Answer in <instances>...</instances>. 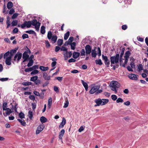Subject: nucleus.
<instances>
[{"label":"nucleus","instance_id":"nucleus-1","mask_svg":"<svg viewBox=\"0 0 148 148\" xmlns=\"http://www.w3.org/2000/svg\"><path fill=\"white\" fill-rule=\"evenodd\" d=\"M109 86L111 89L114 91L115 93H116L117 92V89L120 87V84L117 81H112L110 82Z\"/></svg>","mask_w":148,"mask_h":148},{"label":"nucleus","instance_id":"nucleus-2","mask_svg":"<svg viewBox=\"0 0 148 148\" xmlns=\"http://www.w3.org/2000/svg\"><path fill=\"white\" fill-rule=\"evenodd\" d=\"M109 101L108 99H102L100 98L96 99L95 100V102L96 103V104L95 105V106H99L100 105H103L106 104Z\"/></svg>","mask_w":148,"mask_h":148},{"label":"nucleus","instance_id":"nucleus-3","mask_svg":"<svg viewBox=\"0 0 148 148\" xmlns=\"http://www.w3.org/2000/svg\"><path fill=\"white\" fill-rule=\"evenodd\" d=\"M99 88L100 86L99 85L95 86L91 88L89 91V92L91 94H93L95 92V95H98L102 92V90H99Z\"/></svg>","mask_w":148,"mask_h":148},{"label":"nucleus","instance_id":"nucleus-4","mask_svg":"<svg viewBox=\"0 0 148 148\" xmlns=\"http://www.w3.org/2000/svg\"><path fill=\"white\" fill-rule=\"evenodd\" d=\"M119 53H118L116 55V56H113L110 57L111 66H113L112 65V64H114V63L117 64L119 63Z\"/></svg>","mask_w":148,"mask_h":148},{"label":"nucleus","instance_id":"nucleus-5","mask_svg":"<svg viewBox=\"0 0 148 148\" xmlns=\"http://www.w3.org/2000/svg\"><path fill=\"white\" fill-rule=\"evenodd\" d=\"M32 25L35 26V29L37 31H38L39 29L40 23L37 22L36 19H34L32 21Z\"/></svg>","mask_w":148,"mask_h":148},{"label":"nucleus","instance_id":"nucleus-6","mask_svg":"<svg viewBox=\"0 0 148 148\" xmlns=\"http://www.w3.org/2000/svg\"><path fill=\"white\" fill-rule=\"evenodd\" d=\"M22 56V54L21 53L18 52L14 57V60L15 61H17V62H18L21 58Z\"/></svg>","mask_w":148,"mask_h":148},{"label":"nucleus","instance_id":"nucleus-7","mask_svg":"<svg viewBox=\"0 0 148 148\" xmlns=\"http://www.w3.org/2000/svg\"><path fill=\"white\" fill-rule=\"evenodd\" d=\"M92 48L91 46L89 45H87L85 47L86 53V55L90 54Z\"/></svg>","mask_w":148,"mask_h":148},{"label":"nucleus","instance_id":"nucleus-8","mask_svg":"<svg viewBox=\"0 0 148 148\" xmlns=\"http://www.w3.org/2000/svg\"><path fill=\"white\" fill-rule=\"evenodd\" d=\"M45 127L42 124L39 125L37 127V129L36 131V134H38L41 132L44 129Z\"/></svg>","mask_w":148,"mask_h":148},{"label":"nucleus","instance_id":"nucleus-9","mask_svg":"<svg viewBox=\"0 0 148 148\" xmlns=\"http://www.w3.org/2000/svg\"><path fill=\"white\" fill-rule=\"evenodd\" d=\"M102 56L103 60L104 61L105 64L107 65V67H109L110 64V61L108 60L107 57L106 56H105L103 54L102 55Z\"/></svg>","mask_w":148,"mask_h":148},{"label":"nucleus","instance_id":"nucleus-10","mask_svg":"<svg viewBox=\"0 0 148 148\" xmlns=\"http://www.w3.org/2000/svg\"><path fill=\"white\" fill-rule=\"evenodd\" d=\"M6 111L5 113H3V115L5 116H6L8 115H9L10 114L13 112V111H12V110L9 108H7L5 110Z\"/></svg>","mask_w":148,"mask_h":148},{"label":"nucleus","instance_id":"nucleus-11","mask_svg":"<svg viewBox=\"0 0 148 148\" xmlns=\"http://www.w3.org/2000/svg\"><path fill=\"white\" fill-rule=\"evenodd\" d=\"M128 77L130 79L132 80H136L138 79L137 75L134 74H130L128 75Z\"/></svg>","mask_w":148,"mask_h":148},{"label":"nucleus","instance_id":"nucleus-12","mask_svg":"<svg viewBox=\"0 0 148 148\" xmlns=\"http://www.w3.org/2000/svg\"><path fill=\"white\" fill-rule=\"evenodd\" d=\"M11 58L12 57H11V56H9L6 58L5 61V62L7 65H10L11 64Z\"/></svg>","mask_w":148,"mask_h":148},{"label":"nucleus","instance_id":"nucleus-13","mask_svg":"<svg viewBox=\"0 0 148 148\" xmlns=\"http://www.w3.org/2000/svg\"><path fill=\"white\" fill-rule=\"evenodd\" d=\"M43 76L44 78L46 80H49L50 79L51 76L49 75H48L46 73H43Z\"/></svg>","mask_w":148,"mask_h":148},{"label":"nucleus","instance_id":"nucleus-14","mask_svg":"<svg viewBox=\"0 0 148 148\" xmlns=\"http://www.w3.org/2000/svg\"><path fill=\"white\" fill-rule=\"evenodd\" d=\"M66 120L64 118H63L62 120V121L60 125L59 126L60 128H63L66 124Z\"/></svg>","mask_w":148,"mask_h":148},{"label":"nucleus","instance_id":"nucleus-15","mask_svg":"<svg viewBox=\"0 0 148 148\" xmlns=\"http://www.w3.org/2000/svg\"><path fill=\"white\" fill-rule=\"evenodd\" d=\"M65 133V130L64 129H62L60 132L59 135V138L60 140H62V136Z\"/></svg>","mask_w":148,"mask_h":148},{"label":"nucleus","instance_id":"nucleus-16","mask_svg":"<svg viewBox=\"0 0 148 148\" xmlns=\"http://www.w3.org/2000/svg\"><path fill=\"white\" fill-rule=\"evenodd\" d=\"M80 55V53L78 52H74L73 53V57L74 59H77Z\"/></svg>","mask_w":148,"mask_h":148},{"label":"nucleus","instance_id":"nucleus-17","mask_svg":"<svg viewBox=\"0 0 148 148\" xmlns=\"http://www.w3.org/2000/svg\"><path fill=\"white\" fill-rule=\"evenodd\" d=\"M57 36L56 35H53L50 39L52 42H53V43H55L57 41Z\"/></svg>","mask_w":148,"mask_h":148},{"label":"nucleus","instance_id":"nucleus-18","mask_svg":"<svg viewBox=\"0 0 148 148\" xmlns=\"http://www.w3.org/2000/svg\"><path fill=\"white\" fill-rule=\"evenodd\" d=\"M17 50V49H16L11 50L10 52V55L9 56H11L12 58L14 54L16 53Z\"/></svg>","mask_w":148,"mask_h":148},{"label":"nucleus","instance_id":"nucleus-19","mask_svg":"<svg viewBox=\"0 0 148 148\" xmlns=\"http://www.w3.org/2000/svg\"><path fill=\"white\" fill-rule=\"evenodd\" d=\"M82 83L85 88V90L87 91L88 89V87L87 84L83 80H81Z\"/></svg>","mask_w":148,"mask_h":148},{"label":"nucleus","instance_id":"nucleus-20","mask_svg":"<svg viewBox=\"0 0 148 148\" xmlns=\"http://www.w3.org/2000/svg\"><path fill=\"white\" fill-rule=\"evenodd\" d=\"M40 121L42 123L47 122V119L44 116H42L40 117Z\"/></svg>","mask_w":148,"mask_h":148},{"label":"nucleus","instance_id":"nucleus-21","mask_svg":"<svg viewBox=\"0 0 148 148\" xmlns=\"http://www.w3.org/2000/svg\"><path fill=\"white\" fill-rule=\"evenodd\" d=\"M25 23L26 27L27 28L30 27L32 25V22L30 21H25Z\"/></svg>","mask_w":148,"mask_h":148},{"label":"nucleus","instance_id":"nucleus-22","mask_svg":"<svg viewBox=\"0 0 148 148\" xmlns=\"http://www.w3.org/2000/svg\"><path fill=\"white\" fill-rule=\"evenodd\" d=\"M40 70L43 71H46L48 70L49 68L48 67H45L43 66H40L39 67Z\"/></svg>","mask_w":148,"mask_h":148},{"label":"nucleus","instance_id":"nucleus-23","mask_svg":"<svg viewBox=\"0 0 148 148\" xmlns=\"http://www.w3.org/2000/svg\"><path fill=\"white\" fill-rule=\"evenodd\" d=\"M13 4L12 3L11 1H9L8 2L7 7L8 9H11L12 7H13Z\"/></svg>","mask_w":148,"mask_h":148},{"label":"nucleus","instance_id":"nucleus-24","mask_svg":"<svg viewBox=\"0 0 148 148\" xmlns=\"http://www.w3.org/2000/svg\"><path fill=\"white\" fill-rule=\"evenodd\" d=\"M8 103L6 102H4L3 103V111L5 110L6 108H7V107L8 106Z\"/></svg>","mask_w":148,"mask_h":148},{"label":"nucleus","instance_id":"nucleus-25","mask_svg":"<svg viewBox=\"0 0 148 148\" xmlns=\"http://www.w3.org/2000/svg\"><path fill=\"white\" fill-rule=\"evenodd\" d=\"M91 55L92 57L95 58L97 55V53H96V51L95 49L92 50V51Z\"/></svg>","mask_w":148,"mask_h":148},{"label":"nucleus","instance_id":"nucleus-26","mask_svg":"<svg viewBox=\"0 0 148 148\" xmlns=\"http://www.w3.org/2000/svg\"><path fill=\"white\" fill-rule=\"evenodd\" d=\"M23 58H26L28 59L29 58V55L27 53V51H25L23 55Z\"/></svg>","mask_w":148,"mask_h":148},{"label":"nucleus","instance_id":"nucleus-27","mask_svg":"<svg viewBox=\"0 0 148 148\" xmlns=\"http://www.w3.org/2000/svg\"><path fill=\"white\" fill-rule=\"evenodd\" d=\"M33 63L34 60L32 59H30L27 66L28 67H30L33 65Z\"/></svg>","mask_w":148,"mask_h":148},{"label":"nucleus","instance_id":"nucleus-28","mask_svg":"<svg viewBox=\"0 0 148 148\" xmlns=\"http://www.w3.org/2000/svg\"><path fill=\"white\" fill-rule=\"evenodd\" d=\"M45 26H42L41 27L40 29V32L42 34H45Z\"/></svg>","mask_w":148,"mask_h":148},{"label":"nucleus","instance_id":"nucleus-29","mask_svg":"<svg viewBox=\"0 0 148 148\" xmlns=\"http://www.w3.org/2000/svg\"><path fill=\"white\" fill-rule=\"evenodd\" d=\"M28 116L29 118L32 120L33 117L32 112L31 110H29L28 112Z\"/></svg>","mask_w":148,"mask_h":148},{"label":"nucleus","instance_id":"nucleus-30","mask_svg":"<svg viewBox=\"0 0 148 148\" xmlns=\"http://www.w3.org/2000/svg\"><path fill=\"white\" fill-rule=\"evenodd\" d=\"M64 60H66L69 57L68 56V52L67 51L64 52Z\"/></svg>","mask_w":148,"mask_h":148},{"label":"nucleus","instance_id":"nucleus-31","mask_svg":"<svg viewBox=\"0 0 148 148\" xmlns=\"http://www.w3.org/2000/svg\"><path fill=\"white\" fill-rule=\"evenodd\" d=\"M70 35V32L69 31L67 32L64 34V40H66L68 38Z\"/></svg>","mask_w":148,"mask_h":148},{"label":"nucleus","instance_id":"nucleus-32","mask_svg":"<svg viewBox=\"0 0 148 148\" xmlns=\"http://www.w3.org/2000/svg\"><path fill=\"white\" fill-rule=\"evenodd\" d=\"M70 45H71V49L72 50H74L75 49V47L76 45L75 42H74L71 43H70Z\"/></svg>","mask_w":148,"mask_h":148},{"label":"nucleus","instance_id":"nucleus-33","mask_svg":"<svg viewBox=\"0 0 148 148\" xmlns=\"http://www.w3.org/2000/svg\"><path fill=\"white\" fill-rule=\"evenodd\" d=\"M38 77L37 76H35L31 77L30 78V81H31L35 82L38 79Z\"/></svg>","mask_w":148,"mask_h":148},{"label":"nucleus","instance_id":"nucleus-34","mask_svg":"<svg viewBox=\"0 0 148 148\" xmlns=\"http://www.w3.org/2000/svg\"><path fill=\"white\" fill-rule=\"evenodd\" d=\"M52 104V99L51 97L49 98L48 100V106L49 108H50Z\"/></svg>","mask_w":148,"mask_h":148},{"label":"nucleus","instance_id":"nucleus-35","mask_svg":"<svg viewBox=\"0 0 148 148\" xmlns=\"http://www.w3.org/2000/svg\"><path fill=\"white\" fill-rule=\"evenodd\" d=\"M52 36V32L51 31H49L48 32L47 37L49 40H50L51 39Z\"/></svg>","mask_w":148,"mask_h":148},{"label":"nucleus","instance_id":"nucleus-36","mask_svg":"<svg viewBox=\"0 0 148 148\" xmlns=\"http://www.w3.org/2000/svg\"><path fill=\"white\" fill-rule=\"evenodd\" d=\"M130 54V52L129 51H127L125 53V55L124 56V58H129Z\"/></svg>","mask_w":148,"mask_h":148},{"label":"nucleus","instance_id":"nucleus-37","mask_svg":"<svg viewBox=\"0 0 148 148\" xmlns=\"http://www.w3.org/2000/svg\"><path fill=\"white\" fill-rule=\"evenodd\" d=\"M63 40L62 39H59L57 41L58 45L59 46H61L63 44Z\"/></svg>","mask_w":148,"mask_h":148},{"label":"nucleus","instance_id":"nucleus-38","mask_svg":"<svg viewBox=\"0 0 148 148\" xmlns=\"http://www.w3.org/2000/svg\"><path fill=\"white\" fill-rule=\"evenodd\" d=\"M32 83L30 82H25L22 83V84L25 86H29L32 85Z\"/></svg>","mask_w":148,"mask_h":148},{"label":"nucleus","instance_id":"nucleus-39","mask_svg":"<svg viewBox=\"0 0 148 148\" xmlns=\"http://www.w3.org/2000/svg\"><path fill=\"white\" fill-rule=\"evenodd\" d=\"M125 49L124 48H123L121 49V52L120 53L119 58H123V55L124 53Z\"/></svg>","mask_w":148,"mask_h":148},{"label":"nucleus","instance_id":"nucleus-40","mask_svg":"<svg viewBox=\"0 0 148 148\" xmlns=\"http://www.w3.org/2000/svg\"><path fill=\"white\" fill-rule=\"evenodd\" d=\"M95 62L97 64H98L99 65H101L102 64V63L101 62V60L100 59H99L98 60H96Z\"/></svg>","mask_w":148,"mask_h":148},{"label":"nucleus","instance_id":"nucleus-41","mask_svg":"<svg viewBox=\"0 0 148 148\" xmlns=\"http://www.w3.org/2000/svg\"><path fill=\"white\" fill-rule=\"evenodd\" d=\"M65 103H64V108H66L67 107L69 104V102L68 99H66L65 101Z\"/></svg>","mask_w":148,"mask_h":148},{"label":"nucleus","instance_id":"nucleus-42","mask_svg":"<svg viewBox=\"0 0 148 148\" xmlns=\"http://www.w3.org/2000/svg\"><path fill=\"white\" fill-rule=\"evenodd\" d=\"M34 70L32 68V67H30L29 68H27V69H26L25 70V72H30L31 71H33Z\"/></svg>","mask_w":148,"mask_h":148},{"label":"nucleus","instance_id":"nucleus-43","mask_svg":"<svg viewBox=\"0 0 148 148\" xmlns=\"http://www.w3.org/2000/svg\"><path fill=\"white\" fill-rule=\"evenodd\" d=\"M143 66L141 64H139L138 66V71H140L143 70Z\"/></svg>","mask_w":148,"mask_h":148},{"label":"nucleus","instance_id":"nucleus-44","mask_svg":"<svg viewBox=\"0 0 148 148\" xmlns=\"http://www.w3.org/2000/svg\"><path fill=\"white\" fill-rule=\"evenodd\" d=\"M19 117L21 119L25 118V115L22 112H21L19 113Z\"/></svg>","mask_w":148,"mask_h":148},{"label":"nucleus","instance_id":"nucleus-45","mask_svg":"<svg viewBox=\"0 0 148 148\" xmlns=\"http://www.w3.org/2000/svg\"><path fill=\"white\" fill-rule=\"evenodd\" d=\"M38 71L36 70H34L33 71L31 72V74L32 75H34L35 74H37L38 73Z\"/></svg>","mask_w":148,"mask_h":148},{"label":"nucleus","instance_id":"nucleus-46","mask_svg":"<svg viewBox=\"0 0 148 148\" xmlns=\"http://www.w3.org/2000/svg\"><path fill=\"white\" fill-rule=\"evenodd\" d=\"M18 23V21L17 20H14L12 23V26H16Z\"/></svg>","mask_w":148,"mask_h":148},{"label":"nucleus","instance_id":"nucleus-47","mask_svg":"<svg viewBox=\"0 0 148 148\" xmlns=\"http://www.w3.org/2000/svg\"><path fill=\"white\" fill-rule=\"evenodd\" d=\"M10 53L9 51H8L6 52L3 56V58L4 59H5L8 56H9Z\"/></svg>","mask_w":148,"mask_h":148},{"label":"nucleus","instance_id":"nucleus-48","mask_svg":"<svg viewBox=\"0 0 148 148\" xmlns=\"http://www.w3.org/2000/svg\"><path fill=\"white\" fill-rule=\"evenodd\" d=\"M22 38L23 39H24L26 38H29V36L27 34H24L22 35Z\"/></svg>","mask_w":148,"mask_h":148},{"label":"nucleus","instance_id":"nucleus-49","mask_svg":"<svg viewBox=\"0 0 148 148\" xmlns=\"http://www.w3.org/2000/svg\"><path fill=\"white\" fill-rule=\"evenodd\" d=\"M25 32L29 34H36V33L33 30H30L29 31H27Z\"/></svg>","mask_w":148,"mask_h":148},{"label":"nucleus","instance_id":"nucleus-50","mask_svg":"<svg viewBox=\"0 0 148 148\" xmlns=\"http://www.w3.org/2000/svg\"><path fill=\"white\" fill-rule=\"evenodd\" d=\"M125 62H124V63H123V64H122V66L124 67H125V65L127 64V62H128V58H125Z\"/></svg>","mask_w":148,"mask_h":148},{"label":"nucleus","instance_id":"nucleus-51","mask_svg":"<svg viewBox=\"0 0 148 148\" xmlns=\"http://www.w3.org/2000/svg\"><path fill=\"white\" fill-rule=\"evenodd\" d=\"M18 14L17 13H15L13 14L12 17V19H14L16 18L18 16Z\"/></svg>","mask_w":148,"mask_h":148},{"label":"nucleus","instance_id":"nucleus-52","mask_svg":"<svg viewBox=\"0 0 148 148\" xmlns=\"http://www.w3.org/2000/svg\"><path fill=\"white\" fill-rule=\"evenodd\" d=\"M117 103L119 102L122 103L123 101V100L121 98H119L116 101Z\"/></svg>","mask_w":148,"mask_h":148},{"label":"nucleus","instance_id":"nucleus-53","mask_svg":"<svg viewBox=\"0 0 148 148\" xmlns=\"http://www.w3.org/2000/svg\"><path fill=\"white\" fill-rule=\"evenodd\" d=\"M111 98L114 101L116 100L117 99V96L115 95H112L111 96Z\"/></svg>","mask_w":148,"mask_h":148},{"label":"nucleus","instance_id":"nucleus-54","mask_svg":"<svg viewBox=\"0 0 148 148\" xmlns=\"http://www.w3.org/2000/svg\"><path fill=\"white\" fill-rule=\"evenodd\" d=\"M7 28H8L10 26V20L9 19V18H8V17L7 18Z\"/></svg>","mask_w":148,"mask_h":148},{"label":"nucleus","instance_id":"nucleus-55","mask_svg":"<svg viewBox=\"0 0 148 148\" xmlns=\"http://www.w3.org/2000/svg\"><path fill=\"white\" fill-rule=\"evenodd\" d=\"M85 51L84 49H82L81 51V56H83L85 55Z\"/></svg>","mask_w":148,"mask_h":148},{"label":"nucleus","instance_id":"nucleus-56","mask_svg":"<svg viewBox=\"0 0 148 148\" xmlns=\"http://www.w3.org/2000/svg\"><path fill=\"white\" fill-rule=\"evenodd\" d=\"M9 12V14H13L14 12H15V11L14 9L12 8L10 9Z\"/></svg>","mask_w":148,"mask_h":148},{"label":"nucleus","instance_id":"nucleus-57","mask_svg":"<svg viewBox=\"0 0 148 148\" xmlns=\"http://www.w3.org/2000/svg\"><path fill=\"white\" fill-rule=\"evenodd\" d=\"M44 95V93L43 92H42L39 93V96L40 98L42 99L43 98Z\"/></svg>","mask_w":148,"mask_h":148},{"label":"nucleus","instance_id":"nucleus-58","mask_svg":"<svg viewBox=\"0 0 148 148\" xmlns=\"http://www.w3.org/2000/svg\"><path fill=\"white\" fill-rule=\"evenodd\" d=\"M60 50L61 51H67V49L63 46L61 48Z\"/></svg>","mask_w":148,"mask_h":148},{"label":"nucleus","instance_id":"nucleus-59","mask_svg":"<svg viewBox=\"0 0 148 148\" xmlns=\"http://www.w3.org/2000/svg\"><path fill=\"white\" fill-rule=\"evenodd\" d=\"M123 59L122 58H119V60L120 62V65L121 66L122 65V63L123 62Z\"/></svg>","mask_w":148,"mask_h":148},{"label":"nucleus","instance_id":"nucleus-60","mask_svg":"<svg viewBox=\"0 0 148 148\" xmlns=\"http://www.w3.org/2000/svg\"><path fill=\"white\" fill-rule=\"evenodd\" d=\"M41 83V81L39 79H38L35 82V83L36 85H38L40 84Z\"/></svg>","mask_w":148,"mask_h":148},{"label":"nucleus","instance_id":"nucleus-61","mask_svg":"<svg viewBox=\"0 0 148 148\" xmlns=\"http://www.w3.org/2000/svg\"><path fill=\"white\" fill-rule=\"evenodd\" d=\"M98 53V56H101V50H100V48L99 47L97 48Z\"/></svg>","mask_w":148,"mask_h":148},{"label":"nucleus","instance_id":"nucleus-62","mask_svg":"<svg viewBox=\"0 0 148 148\" xmlns=\"http://www.w3.org/2000/svg\"><path fill=\"white\" fill-rule=\"evenodd\" d=\"M127 27L126 25H123L122 26V29L124 30H126L127 28Z\"/></svg>","mask_w":148,"mask_h":148},{"label":"nucleus","instance_id":"nucleus-63","mask_svg":"<svg viewBox=\"0 0 148 148\" xmlns=\"http://www.w3.org/2000/svg\"><path fill=\"white\" fill-rule=\"evenodd\" d=\"M73 38L72 37H70L69 40L68 41L70 43H71L73 40Z\"/></svg>","mask_w":148,"mask_h":148},{"label":"nucleus","instance_id":"nucleus-64","mask_svg":"<svg viewBox=\"0 0 148 148\" xmlns=\"http://www.w3.org/2000/svg\"><path fill=\"white\" fill-rule=\"evenodd\" d=\"M54 90L56 92L58 93L59 92V90L58 88L56 86H54Z\"/></svg>","mask_w":148,"mask_h":148}]
</instances>
